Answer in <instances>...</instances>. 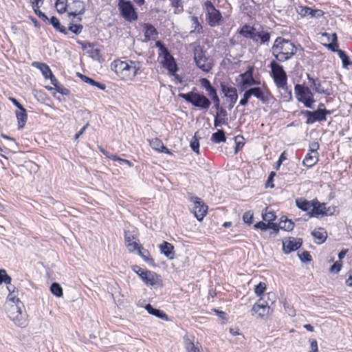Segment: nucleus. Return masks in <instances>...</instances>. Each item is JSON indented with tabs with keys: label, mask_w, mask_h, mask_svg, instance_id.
Segmentation results:
<instances>
[{
	"label": "nucleus",
	"mask_w": 352,
	"mask_h": 352,
	"mask_svg": "<svg viewBox=\"0 0 352 352\" xmlns=\"http://www.w3.org/2000/svg\"><path fill=\"white\" fill-rule=\"evenodd\" d=\"M211 140L215 143L224 142L226 140L225 133L223 130L219 129L212 135Z\"/></svg>",
	"instance_id": "obj_33"
},
{
	"label": "nucleus",
	"mask_w": 352,
	"mask_h": 352,
	"mask_svg": "<svg viewBox=\"0 0 352 352\" xmlns=\"http://www.w3.org/2000/svg\"><path fill=\"white\" fill-rule=\"evenodd\" d=\"M241 82L244 87H250L256 85L257 82L254 79L252 69H248L241 75Z\"/></svg>",
	"instance_id": "obj_22"
},
{
	"label": "nucleus",
	"mask_w": 352,
	"mask_h": 352,
	"mask_svg": "<svg viewBox=\"0 0 352 352\" xmlns=\"http://www.w3.org/2000/svg\"><path fill=\"white\" fill-rule=\"evenodd\" d=\"M254 214L251 211H247L244 213L243 219L245 223L250 225L253 222Z\"/></svg>",
	"instance_id": "obj_49"
},
{
	"label": "nucleus",
	"mask_w": 352,
	"mask_h": 352,
	"mask_svg": "<svg viewBox=\"0 0 352 352\" xmlns=\"http://www.w3.org/2000/svg\"><path fill=\"white\" fill-rule=\"evenodd\" d=\"M135 236L133 234H131L129 232H124V240L126 246H127L128 243L133 242Z\"/></svg>",
	"instance_id": "obj_55"
},
{
	"label": "nucleus",
	"mask_w": 352,
	"mask_h": 352,
	"mask_svg": "<svg viewBox=\"0 0 352 352\" xmlns=\"http://www.w3.org/2000/svg\"><path fill=\"white\" fill-rule=\"evenodd\" d=\"M346 285L348 287H352V271L349 272V278L345 281Z\"/></svg>",
	"instance_id": "obj_64"
},
{
	"label": "nucleus",
	"mask_w": 352,
	"mask_h": 352,
	"mask_svg": "<svg viewBox=\"0 0 352 352\" xmlns=\"http://www.w3.org/2000/svg\"><path fill=\"white\" fill-rule=\"evenodd\" d=\"M145 309L150 314L155 316L159 318L166 320L168 319V316L164 312L160 311V309L153 308L150 304L146 305Z\"/></svg>",
	"instance_id": "obj_29"
},
{
	"label": "nucleus",
	"mask_w": 352,
	"mask_h": 352,
	"mask_svg": "<svg viewBox=\"0 0 352 352\" xmlns=\"http://www.w3.org/2000/svg\"><path fill=\"white\" fill-rule=\"evenodd\" d=\"M270 66L272 69V76L276 86L278 88L285 89L287 87V74L283 67L275 61H272L270 63Z\"/></svg>",
	"instance_id": "obj_9"
},
{
	"label": "nucleus",
	"mask_w": 352,
	"mask_h": 352,
	"mask_svg": "<svg viewBox=\"0 0 352 352\" xmlns=\"http://www.w3.org/2000/svg\"><path fill=\"white\" fill-rule=\"evenodd\" d=\"M266 289V284L263 282H260L257 285L255 286L254 292L258 296H261L263 294Z\"/></svg>",
	"instance_id": "obj_43"
},
{
	"label": "nucleus",
	"mask_w": 352,
	"mask_h": 352,
	"mask_svg": "<svg viewBox=\"0 0 352 352\" xmlns=\"http://www.w3.org/2000/svg\"><path fill=\"white\" fill-rule=\"evenodd\" d=\"M70 12L69 15L76 16L78 14H82L85 12V8L84 3L79 0L73 1L72 6H69Z\"/></svg>",
	"instance_id": "obj_19"
},
{
	"label": "nucleus",
	"mask_w": 352,
	"mask_h": 352,
	"mask_svg": "<svg viewBox=\"0 0 352 352\" xmlns=\"http://www.w3.org/2000/svg\"><path fill=\"white\" fill-rule=\"evenodd\" d=\"M155 46L159 50V58L164 67H166L170 73H174L177 70L176 64L173 57L170 55L166 47L161 41H157Z\"/></svg>",
	"instance_id": "obj_8"
},
{
	"label": "nucleus",
	"mask_w": 352,
	"mask_h": 352,
	"mask_svg": "<svg viewBox=\"0 0 352 352\" xmlns=\"http://www.w3.org/2000/svg\"><path fill=\"white\" fill-rule=\"evenodd\" d=\"M191 20L193 22V24L195 25V30H197L198 32H199L200 30L202 29V27L199 23L197 17L192 16Z\"/></svg>",
	"instance_id": "obj_58"
},
{
	"label": "nucleus",
	"mask_w": 352,
	"mask_h": 352,
	"mask_svg": "<svg viewBox=\"0 0 352 352\" xmlns=\"http://www.w3.org/2000/svg\"><path fill=\"white\" fill-rule=\"evenodd\" d=\"M12 278L7 274L5 270L1 269V284L5 283L6 285V289L8 292V296H10L13 292L10 289V286L15 287L11 284Z\"/></svg>",
	"instance_id": "obj_28"
},
{
	"label": "nucleus",
	"mask_w": 352,
	"mask_h": 352,
	"mask_svg": "<svg viewBox=\"0 0 352 352\" xmlns=\"http://www.w3.org/2000/svg\"><path fill=\"white\" fill-rule=\"evenodd\" d=\"M138 253L146 263L149 264L153 263V260L150 257V253L147 250L144 249L142 247H141L138 250Z\"/></svg>",
	"instance_id": "obj_37"
},
{
	"label": "nucleus",
	"mask_w": 352,
	"mask_h": 352,
	"mask_svg": "<svg viewBox=\"0 0 352 352\" xmlns=\"http://www.w3.org/2000/svg\"><path fill=\"white\" fill-rule=\"evenodd\" d=\"M294 92L299 102L302 103L307 108L312 109L314 107L316 101L314 94L309 87L298 84L294 87Z\"/></svg>",
	"instance_id": "obj_4"
},
{
	"label": "nucleus",
	"mask_w": 352,
	"mask_h": 352,
	"mask_svg": "<svg viewBox=\"0 0 352 352\" xmlns=\"http://www.w3.org/2000/svg\"><path fill=\"white\" fill-rule=\"evenodd\" d=\"M142 68L140 61L131 60L123 61L114 60L111 64V69L120 80L124 82L133 81Z\"/></svg>",
	"instance_id": "obj_2"
},
{
	"label": "nucleus",
	"mask_w": 352,
	"mask_h": 352,
	"mask_svg": "<svg viewBox=\"0 0 352 352\" xmlns=\"http://www.w3.org/2000/svg\"><path fill=\"white\" fill-rule=\"evenodd\" d=\"M67 0H57L55 4L58 12L63 14L66 12Z\"/></svg>",
	"instance_id": "obj_39"
},
{
	"label": "nucleus",
	"mask_w": 352,
	"mask_h": 352,
	"mask_svg": "<svg viewBox=\"0 0 352 352\" xmlns=\"http://www.w3.org/2000/svg\"><path fill=\"white\" fill-rule=\"evenodd\" d=\"M331 111L325 109L318 108L316 111H305L303 114L307 116L306 123L312 124L316 121L321 122L327 120V115L330 114Z\"/></svg>",
	"instance_id": "obj_10"
},
{
	"label": "nucleus",
	"mask_w": 352,
	"mask_h": 352,
	"mask_svg": "<svg viewBox=\"0 0 352 352\" xmlns=\"http://www.w3.org/2000/svg\"><path fill=\"white\" fill-rule=\"evenodd\" d=\"M184 348L186 352H201L199 348L188 338H184Z\"/></svg>",
	"instance_id": "obj_35"
},
{
	"label": "nucleus",
	"mask_w": 352,
	"mask_h": 352,
	"mask_svg": "<svg viewBox=\"0 0 352 352\" xmlns=\"http://www.w3.org/2000/svg\"><path fill=\"white\" fill-rule=\"evenodd\" d=\"M179 96L201 109L206 110L211 104L210 100L207 97L197 92L190 91L186 94H180Z\"/></svg>",
	"instance_id": "obj_5"
},
{
	"label": "nucleus",
	"mask_w": 352,
	"mask_h": 352,
	"mask_svg": "<svg viewBox=\"0 0 352 352\" xmlns=\"http://www.w3.org/2000/svg\"><path fill=\"white\" fill-rule=\"evenodd\" d=\"M33 65L36 66V67L41 70L45 78H48V77L52 74L49 66L45 63L34 62Z\"/></svg>",
	"instance_id": "obj_30"
},
{
	"label": "nucleus",
	"mask_w": 352,
	"mask_h": 352,
	"mask_svg": "<svg viewBox=\"0 0 352 352\" xmlns=\"http://www.w3.org/2000/svg\"><path fill=\"white\" fill-rule=\"evenodd\" d=\"M338 55L342 60L343 67L346 68L349 65H352V63L349 61V56L342 50H338Z\"/></svg>",
	"instance_id": "obj_41"
},
{
	"label": "nucleus",
	"mask_w": 352,
	"mask_h": 352,
	"mask_svg": "<svg viewBox=\"0 0 352 352\" xmlns=\"http://www.w3.org/2000/svg\"><path fill=\"white\" fill-rule=\"evenodd\" d=\"M310 15L309 16L311 18H316V19H319L320 17H322L324 12L322 10H319V9H311L310 10Z\"/></svg>",
	"instance_id": "obj_48"
},
{
	"label": "nucleus",
	"mask_w": 352,
	"mask_h": 352,
	"mask_svg": "<svg viewBox=\"0 0 352 352\" xmlns=\"http://www.w3.org/2000/svg\"><path fill=\"white\" fill-rule=\"evenodd\" d=\"M141 247L142 246L136 241H133V242L128 243L126 246L129 252H133L135 250L138 251Z\"/></svg>",
	"instance_id": "obj_47"
},
{
	"label": "nucleus",
	"mask_w": 352,
	"mask_h": 352,
	"mask_svg": "<svg viewBox=\"0 0 352 352\" xmlns=\"http://www.w3.org/2000/svg\"><path fill=\"white\" fill-rule=\"evenodd\" d=\"M49 23L52 24L57 31H59L60 32L63 33L65 34H67L66 28L64 26L61 25L59 20L56 17L52 16L50 19Z\"/></svg>",
	"instance_id": "obj_34"
},
{
	"label": "nucleus",
	"mask_w": 352,
	"mask_h": 352,
	"mask_svg": "<svg viewBox=\"0 0 352 352\" xmlns=\"http://www.w3.org/2000/svg\"><path fill=\"white\" fill-rule=\"evenodd\" d=\"M199 82L201 87L204 88L206 91L212 87L210 81L205 78H201L199 80Z\"/></svg>",
	"instance_id": "obj_54"
},
{
	"label": "nucleus",
	"mask_w": 352,
	"mask_h": 352,
	"mask_svg": "<svg viewBox=\"0 0 352 352\" xmlns=\"http://www.w3.org/2000/svg\"><path fill=\"white\" fill-rule=\"evenodd\" d=\"M118 6L123 17L127 21H131L138 19L137 14L131 1L120 0Z\"/></svg>",
	"instance_id": "obj_12"
},
{
	"label": "nucleus",
	"mask_w": 352,
	"mask_h": 352,
	"mask_svg": "<svg viewBox=\"0 0 352 352\" xmlns=\"http://www.w3.org/2000/svg\"><path fill=\"white\" fill-rule=\"evenodd\" d=\"M318 161V153L309 152L303 160V164L307 167H312Z\"/></svg>",
	"instance_id": "obj_27"
},
{
	"label": "nucleus",
	"mask_w": 352,
	"mask_h": 352,
	"mask_svg": "<svg viewBox=\"0 0 352 352\" xmlns=\"http://www.w3.org/2000/svg\"><path fill=\"white\" fill-rule=\"evenodd\" d=\"M254 31L255 30L253 28H250L248 26H244L241 30V34L246 38H251Z\"/></svg>",
	"instance_id": "obj_46"
},
{
	"label": "nucleus",
	"mask_w": 352,
	"mask_h": 352,
	"mask_svg": "<svg viewBox=\"0 0 352 352\" xmlns=\"http://www.w3.org/2000/svg\"><path fill=\"white\" fill-rule=\"evenodd\" d=\"M252 96L256 97L263 103H266L269 100V94L261 87H252L250 89Z\"/></svg>",
	"instance_id": "obj_18"
},
{
	"label": "nucleus",
	"mask_w": 352,
	"mask_h": 352,
	"mask_svg": "<svg viewBox=\"0 0 352 352\" xmlns=\"http://www.w3.org/2000/svg\"><path fill=\"white\" fill-rule=\"evenodd\" d=\"M285 309L286 312L288 314L289 316H294L296 315V311L294 309V307H290L289 305L285 304Z\"/></svg>",
	"instance_id": "obj_60"
},
{
	"label": "nucleus",
	"mask_w": 352,
	"mask_h": 352,
	"mask_svg": "<svg viewBox=\"0 0 352 352\" xmlns=\"http://www.w3.org/2000/svg\"><path fill=\"white\" fill-rule=\"evenodd\" d=\"M141 279L146 285L155 286L160 285L162 282L161 276L155 272L145 270V272L140 274Z\"/></svg>",
	"instance_id": "obj_14"
},
{
	"label": "nucleus",
	"mask_w": 352,
	"mask_h": 352,
	"mask_svg": "<svg viewBox=\"0 0 352 352\" xmlns=\"http://www.w3.org/2000/svg\"><path fill=\"white\" fill-rule=\"evenodd\" d=\"M13 292L10 296L7 297L5 302V310L11 321L21 328L28 327V315L24 308L23 303L18 298V290L16 287L10 286V289Z\"/></svg>",
	"instance_id": "obj_1"
},
{
	"label": "nucleus",
	"mask_w": 352,
	"mask_h": 352,
	"mask_svg": "<svg viewBox=\"0 0 352 352\" xmlns=\"http://www.w3.org/2000/svg\"><path fill=\"white\" fill-rule=\"evenodd\" d=\"M50 291L56 297H61L63 296V289L57 283H54L52 284L50 287Z\"/></svg>",
	"instance_id": "obj_38"
},
{
	"label": "nucleus",
	"mask_w": 352,
	"mask_h": 352,
	"mask_svg": "<svg viewBox=\"0 0 352 352\" xmlns=\"http://www.w3.org/2000/svg\"><path fill=\"white\" fill-rule=\"evenodd\" d=\"M279 228L285 231H291L294 228V223L286 217H283L279 222Z\"/></svg>",
	"instance_id": "obj_31"
},
{
	"label": "nucleus",
	"mask_w": 352,
	"mask_h": 352,
	"mask_svg": "<svg viewBox=\"0 0 352 352\" xmlns=\"http://www.w3.org/2000/svg\"><path fill=\"white\" fill-rule=\"evenodd\" d=\"M204 9L206 10V20L210 27H216L221 25L223 21L222 15L214 4L210 0L204 3Z\"/></svg>",
	"instance_id": "obj_6"
},
{
	"label": "nucleus",
	"mask_w": 352,
	"mask_h": 352,
	"mask_svg": "<svg viewBox=\"0 0 352 352\" xmlns=\"http://www.w3.org/2000/svg\"><path fill=\"white\" fill-rule=\"evenodd\" d=\"M159 248L161 253L164 254L169 259H173L174 258V246L171 243L164 241L159 245Z\"/></svg>",
	"instance_id": "obj_21"
},
{
	"label": "nucleus",
	"mask_w": 352,
	"mask_h": 352,
	"mask_svg": "<svg viewBox=\"0 0 352 352\" xmlns=\"http://www.w3.org/2000/svg\"><path fill=\"white\" fill-rule=\"evenodd\" d=\"M150 146L159 152L166 153H168V149L164 146L163 142L158 138H155L151 140H149Z\"/></svg>",
	"instance_id": "obj_26"
},
{
	"label": "nucleus",
	"mask_w": 352,
	"mask_h": 352,
	"mask_svg": "<svg viewBox=\"0 0 352 352\" xmlns=\"http://www.w3.org/2000/svg\"><path fill=\"white\" fill-rule=\"evenodd\" d=\"M227 124V119L225 118H221L218 115L215 116L214 125L215 127L221 126L223 124Z\"/></svg>",
	"instance_id": "obj_50"
},
{
	"label": "nucleus",
	"mask_w": 352,
	"mask_h": 352,
	"mask_svg": "<svg viewBox=\"0 0 352 352\" xmlns=\"http://www.w3.org/2000/svg\"><path fill=\"white\" fill-rule=\"evenodd\" d=\"M80 78L83 82L90 84L92 86H96L101 90H104L106 89V85L104 84L96 82L91 78H89L84 75H80Z\"/></svg>",
	"instance_id": "obj_32"
},
{
	"label": "nucleus",
	"mask_w": 352,
	"mask_h": 352,
	"mask_svg": "<svg viewBox=\"0 0 352 352\" xmlns=\"http://www.w3.org/2000/svg\"><path fill=\"white\" fill-rule=\"evenodd\" d=\"M194 204L193 212L195 217L201 221L206 216L208 210V206L197 197H192L190 199Z\"/></svg>",
	"instance_id": "obj_13"
},
{
	"label": "nucleus",
	"mask_w": 352,
	"mask_h": 352,
	"mask_svg": "<svg viewBox=\"0 0 352 352\" xmlns=\"http://www.w3.org/2000/svg\"><path fill=\"white\" fill-rule=\"evenodd\" d=\"M220 87L221 91L227 98V101L229 103V109H232L238 99L237 89L234 87L224 82H221Z\"/></svg>",
	"instance_id": "obj_11"
},
{
	"label": "nucleus",
	"mask_w": 352,
	"mask_h": 352,
	"mask_svg": "<svg viewBox=\"0 0 352 352\" xmlns=\"http://www.w3.org/2000/svg\"><path fill=\"white\" fill-rule=\"evenodd\" d=\"M270 40V34L268 32H262L260 38V44L267 43Z\"/></svg>",
	"instance_id": "obj_53"
},
{
	"label": "nucleus",
	"mask_w": 352,
	"mask_h": 352,
	"mask_svg": "<svg viewBox=\"0 0 352 352\" xmlns=\"http://www.w3.org/2000/svg\"><path fill=\"white\" fill-rule=\"evenodd\" d=\"M262 217L263 219L265 221H267V223L272 222L275 220L276 215L274 212L272 211H267V209L266 208L265 212L263 211L262 212Z\"/></svg>",
	"instance_id": "obj_40"
},
{
	"label": "nucleus",
	"mask_w": 352,
	"mask_h": 352,
	"mask_svg": "<svg viewBox=\"0 0 352 352\" xmlns=\"http://www.w3.org/2000/svg\"><path fill=\"white\" fill-rule=\"evenodd\" d=\"M312 235L315 239L316 243L318 244L324 243L327 237V233L326 230L322 228L315 229L312 232Z\"/></svg>",
	"instance_id": "obj_24"
},
{
	"label": "nucleus",
	"mask_w": 352,
	"mask_h": 352,
	"mask_svg": "<svg viewBox=\"0 0 352 352\" xmlns=\"http://www.w3.org/2000/svg\"><path fill=\"white\" fill-rule=\"evenodd\" d=\"M307 77L313 90H314L316 92L328 96L331 94L330 89H324L318 79L313 78L309 75Z\"/></svg>",
	"instance_id": "obj_17"
},
{
	"label": "nucleus",
	"mask_w": 352,
	"mask_h": 352,
	"mask_svg": "<svg viewBox=\"0 0 352 352\" xmlns=\"http://www.w3.org/2000/svg\"><path fill=\"white\" fill-rule=\"evenodd\" d=\"M296 202L297 206L304 211L311 210L313 207V204L306 200L297 199Z\"/></svg>",
	"instance_id": "obj_36"
},
{
	"label": "nucleus",
	"mask_w": 352,
	"mask_h": 352,
	"mask_svg": "<svg viewBox=\"0 0 352 352\" xmlns=\"http://www.w3.org/2000/svg\"><path fill=\"white\" fill-rule=\"evenodd\" d=\"M194 60L197 66L206 73L209 72L214 66L212 59L206 55L200 46L195 48Z\"/></svg>",
	"instance_id": "obj_7"
},
{
	"label": "nucleus",
	"mask_w": 352,
	"mask_h": 352,
	"mask_svg": "<svg viewBox=\"0 0 352 352\" xmlns=\"http://www.w3.org/2000/svg\"><path fill=\"white\" fill-rule=\"evenodd\" d=\"M270 306L269 303L260 298L259 300L255 303L251 309L252 315L257 314L258 317L264 318L270 314Z\"/></svg>",
	"instance_id": "obj_15"
},
{
	"label": "nucleus",
	"mask_w": 352,
	"mask_h": 352,
	"mask_svg": "<svg viewBox=\"0 0 352 352\" xmlns=\"http://www.w3.org/2000/svg\"><path fill=\"white\" fill-rule=\"evenodd\" d=\"M322 37L325 38V41L329 43L337 41L338 38L336 33L329 34L327 32H322L320 34Z\"/></svg>",
	"instance_id": "obj_42"
},
{
	"label": "nucleus",
	"mask_w": 352,
	"mask_h": 352,
	"mask_svg": "<svg viewBox=\"0 0 352 352\" xmlns=\"http://www.w3.org/2000/svg\"><path fill=\"white\" fill-rule=\"evenodd\" d=\"M342 267V262L340 261L335 262L330 267L329 272L331 273L337 274L338 273Z\"/></svg>",
	"instance_id": "obj_45"
},
{
	"label": "nucleus",
	"mask_w": 352,
	"mask_h": 352,
	"mask_svg": "<svg viewBox=\"0 0 352 352\" xmlns=\"http://www.w3.org/2000/svg\"><path fill=\"white\" fill-rule=\"evenodd\" d=\"M190 147L193 151L197 154L199 153V143L198 139L197 138V133L195 134L192 140L190 142Z\"/></svg>",
	"instance_id": "obj_44"
},
{
	"label": "nucleus",
	"mask_w": 352,
	"mask_h": 352,
	"mask_svg": "<svg viewBox=\"0 0 352 352\" xmlns=\"http://www.w3.org/2000/svg\"><path fill=\"white\" fill-rule=\"evenodd\" d=\"M15 114L17 118L18 128L21 129L25 126L28 120L26 110L24 107H21V109L16 111Z\"/></svg>",
	"instance_id": "obj_23"
},
{
	"label": "nucleus",
	"mask_w": 352,
	"mask_h": 352,
	"mask_svg": "<svg viewBox=\"0 0 352 352\" xmlns=\"http://www.w3.org/2000/svg\"><path fill=\"white\" fill-rule=\"evenodd\" d=\"M143 31L144 32L145 38L147 41L154 39L157 35V32L155 27L149 23L144 24Z\"/></svg>",
	"instance_id": "obj_25"
},
{
	"label": "nucleus",
	"mask_w": 352,
	"mask_h": 352,
	"mask_svg": "<svg viewBox=\"0 0 352 352\" xmlns=\"http://www.w3.org/2000/svg\"><path fill=\"white\" fill-rule=\"evenodd\" d=\"M239 139H243L242 137L236 136L235 137V142H236V148H235V153L243 146L244 144L243 142L239 141Z\"/></svg>",
	"instance_id": "obj_56"
},
{
	"label": "nucleus",
	"mask_w": 352,
	"mask_h": 352,
	"mask_svg": "<svg viewBox=\"0 0 352 352\" xmlns=\"http://www.w3.org/2000/svg\"><path fill=\"white\" fill-rule=\"evenodd\" d=\"M272 50L277 60L284 62L296 54L297 47L290 41L278 37L274 41Z\"/></svg>",
	"instance_id": "obj_3"
},
{
	"label": "nucleus",
	"mask_w": 352,
	"mask_h": 352,
	"mask_svg": "<svg viewBox=\"0 0 352 352\" xmlns=\"http://www.w3.org/2000/svg\"><path fill=\"white\" fill-rule=\"evenodd\" d=\"M300 259L302 262H309L311 260V256L309 252L304 251L301 254H298Z\"/></svg>",
	"instance_id": "obj_52"
},
{
	"label": "nucleus",
	"mask_w": 352,
	"mask_h": 352,
	"mask_svg": "<svg viewBox=\"0 0 352 352\" xmlns=\"http://www.w3.org/2000/svg\"><path fill=\"white\" fill-rule=\"evenodd\" d=\"M82 28L83 27L82 25L71 24L69 26V30H70L76 34H80L82 30Z\"/></svg>",
	"instance_id": "obj_51"
},
{
	"label": "nucleus",
	"mask_w": 352,
	"mask_h": 352,
	"mask_svg": "<svg viewBox=\"0 0 352 352\" xmlns=\"http://www.w3.org/2000/svg\"><path fill=\"white\" fill-rule=\"evenodd\" d=\"M302 244V240L296 238H289L283 241V248L286 254L298 250Z\"/></svg>",
	"instance_id": "obj_16"
},
{
	"label": "nucleus",
	"mask_w": 352,
	"mask_h": 352,
	"mask_svg": "<svg viewBox=\"0 0 352 352\" xmlns=\"http://www.w3.org/2000/svg\"><path fill=\"white\" fill-rule=\"evenodd\" d=\"M254 227L261 230H266L267 229V223H265L263 221H259L254 225Z\"/></svg>",
	"instance_id": "obj_62"
},
{
	"label": "nucleus",
	"mask_w": 352,
	"mask_h": 352,
	"mask_svg": "<svg viewBox=\"0 0 352 352\" xmlns=\"http://www.w3.org/2000/svg\"><path fill=\"white\" fill-rule=\"evenodd\" d=\"M311 8L309 7H302L301 9H300V11L299 12V14L302 16H307L310 15V10H311Z\"/></svg>",
	"instance_id": "obj_57"
},
{
	"label": "nucleus",
	"mask_w": 352,
	"mask_h": 352,
	"mask_svg": "<svg viewBox=\"0 0 352 352\" xmlns=\"http://www.w3.org/2000/svg\"><path fill=\"white\" fill-rule=\"evenodd\" d=\"M48 78L50 79L51 80V82L52 84L55 86L56 87V90L61 93V94H64V92L63 91H61L58 87H57V84H58V80L57 79L55 78V76H54L53 74H52Z\"/></svg>",
	"instance_id": "obj_59"
},
{
	"label": "nucleus",
	"mask_w": 352,
	"mask_h": 352,
	"mask_svg": "<svg viewBox=\"0 0 352 352\" xmlns=\"http://www.w3.org/2000/svg\"><path fill=\"white\" fill-rule=\"evenodd\" d=\"M319 148V144L317 142H314L310 145L309 152L318 153L317 150Z\"/></svg>",
	"instance_id": "obj_63"
},
{
	"label": "nucleus",
	"mask_w": 352,
	"mask_h": 352,
	"mask_svg": "<svg viewBox=\"0 0 352 352\" xmlns=\"http://www.w3.org/2000/svg\"><path fill=\"white\" fill-rule=\"evenodd\" d=\"M326 46L328 47V49L331 50V51L338 52L339 50H338V45L337 43V41H334L333 43H328L327 45H326Z\"/></svg>",
	"instance_id": "obj_61"
},
{
	"label": "nucleus",
	"mask_w": 352,
	"mask_h": 352,
	"mask_svg": "<svg viewBox=\"0 0 352 352\" xmlns=\"http://www.w3.org/2000/svg\"><path fill=\"white\" fill-rule=\"evenodd\" d=\"M329 209H327L325 204H313L311 216L318 217L320 215L323 216L327 215L328 214H331V212H329Z\"/></svg>",
	"instance_id": "obj_20"
}]
</instances>
